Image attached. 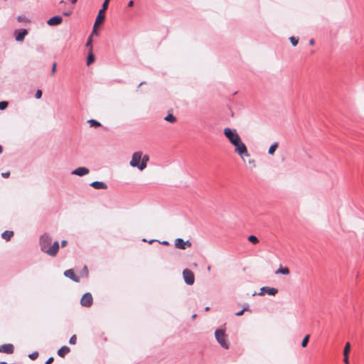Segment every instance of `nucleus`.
I'll return each mask as SVG.
<instances>
[{
  "mask_svg": "<svg viewBox=\"0 0 364 364\" xmlns=\"http://www.w3.org/2000/svg\"><path fill=\"white\" fill-rule=\"evenodd\" d=\"M52 239L48 235H43L40 239L41 250L50 256H55L59 250L58 242H55L50 247Z\"/></svg>",
  "mask_w": 364,
  "mask_h": 364,
  "instance_id": "nucleus-1",
  "label": "nucleus"
},
{
  "mask_svg": "<svg viewBox=\"0 0 364 364\" xmlns=\"http://www.w3.org/2000/svg\"><path fill=\"white\" fill-rule=\"evenodd\" d=\"M235 146V152L237 153L244 162H246L245 157L248 158L247 163L252 168L256 166L255 161L250 157L246 145L242 141L241 138L232 144Z\"/></svg>",
  "mask_w": 364,
  "mask_h": 364,
  "instance_id": "nucleus-2",
  "label": "nucleus"
},
{
  "mask_svg": "<svg viewBox=\"0 0 364 364\" xmlns=\"http://www.w3.org/2000/svg\"><path fill=\"white\" fill-rule=\"evenodd\" d=\"M149 160L148 155H143L141 151H136L132 154L129 164L132 167H137L140 171H143L146 168Z\"/></svg>",
  "mask_w": 364,
  "mask_h": 364,
  "instance_id": "nucleus-3",
  "label": "nucleus"
},
{
  "mask_svg": "<svg viewBox=\"0 0 364 364\" xmlns=\"http://www.w3.org/2000/svg\"><path fill=\"white\" fill-rule=\"evenodd\" d=\"M215 336L217 341L223 348L225 349L229 348V343L227 341V335L225 333L224 331L220 329L216 330Z\"/></svg>",
  "mask_w": 364,
  "mask_h": 364,
  "instance_id": "nucleus-4",
  "label": "nucleus"
},
{
  "mask_svg": "<svg viewBox=\"0 0 364 364\" xmlns=\"http://www.w3.org/2000/svg\"><path fill=\"white\" fill-rule=\"evenodd\" d=\"M223 132L224 135L231 144L240 139V136H239L235 129H232L229 127H226L224 129Z\"/></svg>",
  "mask_w": 364,
  "mask_h": 364,
  "instance_id": "nucleus-5",
  "label": "nucleus"
},
{
  "mask_svg": "<svg viewBox=\"0 0 364 364\" xmlns=\"http://www.w3.org/2000/svg\"><path fill=\"white\" fill-rule=\"evenodd\" d=\"M183 277L185 282L188 285H192L194 284L195 276H194L193 272L191 270H190L188 269H183Z\"/></svg>",
  "mask_w": 364,
  "mask_h": 364,
  "instance_id": "nucleus-6",
  "label": "nucleus"
},
{
  "mask_svg": "<svg viewBox=\"0 0 364 364\" xmlns=\"http://www.w3.org/2000/svg\"><path fill=\"white\" fill-rule=\"evenodd\" d=\"M93 299L90 293H85L80 299V304L85 307H90L92 304Z\"/></svg>",
  "mask_w": 364,
  "mask_h": 364,
  "instance_id": "nucleus-7",
  "label": "nucleus"
},
{
  "mask_svg": "<svg viewBox=\"0 0 364 364\" xmlns=\"http://www.w3.org/2000/svg\"><path fill=\"white\" fill-rule=\"evenodd\" d=\"M175 247L178 249L186 250L187 247H191V243L189 240L184 241L181 238H177L175 240Z\"/></svg>",
  "mask_w": 364,
  "mask_h": 364,
  "instance_id": "nucleus-8",
  "label": "nucleus"
},
{
  "mask_svg": "<svg viewBox=\"0 0 364 364\" xmlns=\"http://www.w3.org/2000/svg\"><path fill=\"white\" fill-rule=\"evenodd\" d=\"M278 292V289L274 287H263L260 289L259 295L267 294L269 295L274 296Z\"/></svg>",
  "mask_w": 364,
  "mask_h": 364,
  "instance_id": "nucleus-9",
  "label": "nucleus"
},
{
  "mask_svg": "<svg viewBox=\"0 0 364 364\" xmlns=\"http://www.w3.org/2000/svg\"><path fill=\"white\" fill-rule=\"evenodd\" d=\"M105 11H102V9L99 11L95 22V27L103 23L105 18Z\"/></svg>",
  "mask_w": 364,
  "mask_h": 364,
  "instance_id": "nucleus-10",
  "label": "nucleus"
},
{
  "mask_svg": "<svg viewBox=\"0 0 364 364\" xmlns=\"http://www.w3.org/2000/svg\"><path fill=\"white\" fill-rule=\"evenodd\" d=\"M14 347L12 344H4L0 346V353H4L7 354H11L14 353Z\"/></svg>",
  "mask_w": 364,
  "mask_h": 364,
  "instance_id": "nucleus-11",
  "label": "nucleus"
},
{
  "mask_svg": "<svg viewBox=\"0 0 364 364\" xmlns=\"http://www.w3.org/2000/svg\"><path fill=\"white\" fill-rule=\"evenodd\" d=\"M350 343L347 342L343 349V362L345 364H348V361H349V353L350 351Z\"/></svg>",
  "mask_w": 364,
  "mask_h": 364,
  "instance_id": "nucleus-12",
  "label": "nucleus"
},
{
  "mask_svg": "<svg viewBox=\"0 0 364 364\" xmlns=\"http://www.w3.org/2000/svg\"><path fill=\"white\" fill-rule=\"evenodd\" d=\"M90 173V170L85 167H78L72 171V174L77 175L80 176H85Z\"/></svg>",
  "mask_w": 364,
  "mask_h": 364,
  "instance_id": "nucleus-13",
  "label": "nucleus"
},
{
  "mask_svg": "<svg viewBox=\"0 0 364 364\" xmlns=\"http://www.w3.org/2000/svg\"><path fill=\"white\" fill-rule=\"evenodd\" d=\"M63 21V18L59 16H55L52 18H50L47 23L49 25V26H57V25H59L62 23Z\"/></svg>",
  "mask_w": 364,
  "mask_h": 364,
  "instance_id": "nucleus-14",
  "label": "nucleus"
},
{
  "mask_svg": "<svg viewBox=\"0 0 364 364\" xmlns=\"http://www.w3.org/2000/svg\"><path fill=\"white\" fill-rule=\"evenodd\" d=\"M64 275L68 278H70V279H72L73 281L75 282H80V279L78 277H77L75 273H74V271L73 269H68V270H66L65 272H64Z\"/></svg>",
  "mask_w": 364,
  "mask_h": 364,
  "instance_id": "nucleus-15",
  "label": "nucleus"
},
{
  "mask_svg": "<svg viewBox=\"0 0 364 364\" xmlns=\"http://www.w3.org/2000/svg\"><path fill=\"white\" fill-rule=\"evenodd\" d=\"M28 32L26 29H21L16 31V41H22Z\"/></svg>",
  "mask_w": 364,
  "mask_h": 364,
  "instance_id": "nucleus-16",
  "label": "nucleus"
},
{
  "mask_svg": "<svg viewBox=\"0 0 364 364\" xmlns=\"http://www.w3.org/2000/svg\"><path fill=\"white\" fill-rule=\"evenodd\" d=\"M90 186L95 189H106L107 188L105 183L100 181H94L91 183Z\"/></svg>",
  "mask_w": 364,
  "mask_h": 364,
  "instance_id": "nucleus-17",
  "label": "nucleus"
},
{
  "mask_svg": "<svg viewBox=\"0 0 364 364\" xmlns=\"http://www.w3.org/2000/svg\"><path fill=\"white\" fill-rule=\"evenodd\" d=\"M70 351V349L68 346H63L58 350V355L63 358L66 354Z\"/></svg>",
  "mask_w": 364,
  "mask_h": 364,
  "instance_id": "nucleus-18",
  "label": "nucleus"
},
{
  "mask_svg": "<svg viewBox=\"0 0 364 364\" xmlns=\"http://www.w3.org/2000/svg\"><path fill=\"white\" fill-rule=\"evenodd\" d=\"M14 235L13 231L6 230L1 234V237L3 239L6 240V241H9L11 238Z\"/></svg>",
  "mask_w": 364,
  "mask_h": 364,
  "instance_id": "nucleus-19",
  "label": "nucleus"
},
{
  "mask_svg": "<svg viewBox=\"0 0 364 364\" xmlns=\"http://www.w3.org/2000/svg\"><path fill=\"white\" fill-rule=\"evenodd\" d=\"M95 61V56L92 53V50L90 49L89 55L87 58V65H90Z\"/></svg>",
  "mask_w": 364,
  "mask_h": 364,
  "instance_id": "nucleus-20",
  "label": "nucleus"
},
{
  "mask_svg": "<svg viewBox=\"0 0 364 364\" xmlns=\"http://www.w3.org/2000/svg\"><path fill=\"white\" fill-rule=\"evenodd\" d=\"M164 120H166V122H168L171 124H173L175 122H176L177 121V119L175 116L173 115V114L171 113H169L165 118H164Z\"/></svg>",
  "mask_w": 364,
  "mask_h": 364,
  "instance_id": "nucleus-21",
  "label": "nucleus"
},
{
  "mask_svg": "<svg viewBox=\"0 0 364 364\" xmlns=\"http://www.w3.org/2000/svg\"><path fill=\"white\" fill-rule=\"evenodd\" d=\"M289 273V269L287 267H280L276 272V274H282L284 275H288Z\"/></svg>",
  "mask_w": 364,
  "mask_h": 364,
  "instance_id": "nucleus-22",
  "label": "nucleus"
},
{
  "mask_svg": "<svg viewBox=\"0 0 364 364\" xmlns=\"http://www.w3.org/2000/svg\"><path fill=\"white\" fill-rule=\"evenodd\" d=\"M277 148H278V143L277 142H274V144H272L270 146V147L269 149V151H268V154H270V155H273Z\"/></svg>",
  "mask_w": 364,
  "mask_h": 364,
  "instance_id": "nucleus-23",
  "label": "nucleus"
},
{
  "mask_svg": "<svg viewBox=\"0 0 364 364\" xmlns=\"http://www.w3.org/2000/svg\"><path fill=\"white\" fill-rule=\"evenodd\" d=\"M245 311H250V307H249V305H248V304H245V305L244 306L243 309H242L241 311H240L237 312V313L235 314V315H236L237 316H240L243 315V314H244V312H245Z\"/></svg>",
  "mask_w": 364,
  "mask_h": 364,
  "instance_id": "nucleus-24",
  "label": "nucleus"
},
{
  "mask_svg": "<svg viewBox=\"0 0 364 364\" xmlns=\"http://www.w3.org/2000/svg\"><path fill=\"white\" fill-rule=\"evenodd\" d=\"M309 337H310V336L308 334V335H306L305 337L304 338V339L301 342V346L303 348L306 347V346L309 343Z\"/></svg>",
  "mask_w": 364,
  "mask_h": 364,
  "instance_id": "nucleus-25",
  "label": "nucleus"
},
{
  "mask_svg": "<svg viewBox=\"0 0 364 364\" xmlns=\"http://www.w3.org/2000/svg\"><path fill=\"white\" fill-rule=\"evenodd\" d=\"M248 240L253 243V244H257L259 242V240L257 237L255 235H250L248 237Z\"/></svg>",
  "mask_w": 364,
  "mask_h": 364,
  "instance_id": "nucleus-26",
  "label": "nucleus"
},
{
  "mask_svg": "<svg viewBox=\"0 0 364 364\" xmlns=\"http://www.w3.org/2000/svg\"><path fill=\"white\" fill-rule=\"evenodd\" d=\"M88 122H89L90 127H97L101 126V124L95 119H90L88 121Z\"/></svg>",
  "mask_w": 364,
  "mask_h": 364,
  "instance_id": "nucleus-27",
  "label": "nucleus"
},
{
  "mask_svg": "<svg viewBox=\"0 0 364 364\" xmlns=\"http://www.w3.org/2000/svg\"><path fill=\"white\" fill-rule=\"evenodd\" d=\"M289 40L294 46H296L298 44L299 39L297 38L291 36Z\"/></svg>",
  "mask_w": 364,
  "mask_h": 364,
  "instance_id": "nucleus-28",
  "label": "nucleus"
},
{
  "mask_svg": "<svg viewBox=\"0 0 364 364\" xmlns=\"http://www.w3.org/2000/svg\"><path fill=\"white\" fill-rule=\"evenodd\" d=\"M8 102L6 101L0 102V109L4 110L8 107Z\"/></svg>",
  "mask_w": 364,
  "mask_h": 364,
  "instance_id": "nucleus-29",
  "label": "nucleus"
},
{
  "mask_svg": "<svg viewBox=\"0 0 364 364\" xmlns=\"http://www.w3.org/2000/svg\"><path fill=\"white\" fill-rule=\"evenodd\" d=\"M28 357H29L31 360H36V359L38 357V353L37 351L33 352V353H31V354L28 355Z\"/></svg>",
  "mask_w": 364,
  "mask_h": 364,
  "instance_id": "nucleus-30",
  "label": "nucleus"
},
{
  "mask_svg": "<svg viewBox=\"0 0 364 364\" xmlns=\"http://www.w3.org/2000/svg\"><path fill=\"white\" fill-rule=\"evenodd\" d=\"M110 0H105L102 4V11H106L108 8V4Z\"/></svg>",
  "mask_w": 364,
  "mask_h": 364,
  "instance_id": "nucleus-31",
  "label": "nucleus"
},
{
  "mask_svg": "<svg viewBox=\"0 0 364 364\" xmlns=\"http://www.w3.org/2000/svg\"><path fill=\"white\" fill-rule=\"evenodd\" d=\"M56 68H57V63L55 62L53 64L52 69H51V75L54 76L56 72Z\"/></svg>",
  "mask_w": 364,
  "mask_h": 364,
  "instance_id": "nucleus-32",
  "label": "nucleus"
},
{
  "mask_svg": "<svg viewBox=\"0 0 364 364\" xmlns=\"http://www.w3.org/2000/svg\"><path fill=\"white\" fill-rule=\"evenodd\" d=\"M76 341H77V337H76V336H75V335H73V336L70 338V341H69V343H70V344H72V345H74V344H75V343H76Z\"/></svg>",
  "mask_w": 364,
  "mask_h": 364,
  "instance_id": "nucleus-33",
  "label": "nucleus"
},
{
  "mask_svg": "<svg viewBox=\"0 0 364 364\" xmlns=\"http://www.w3.org/2000/svg\"><path fill=\"white\" fill-rule=\"evenodd\" d=\"M42 96V91L41 90H38L36 92L35 97L36 99H40Z\"/></svg>",
  "mask_w": 364,
  "mask_h": 364,
  "instance_id": "nucleus-34",
  "label": "nucleus"
},
{
  "mask_svg": "<svg viewBox=\"0 0 364 364\" xmlns=\"http://www.w3.org/2000/svg\"><path fill=\"white\" fill-rule=\"evenodd\" d=\"M86 46H90V49H92V38L91 37L89 38V39L86 43Z\"/></svg>",
  "mask_w": 364,
  "mask_h": 364,
  "instance_id": "nucleus-35",
  "label": "nucleus"
},
{
  "mask_svg": "<svg viewBox=\"0 0 364 364\" xmlns=\"http://www.w3.org/2000/svg\"><path fill=\"white\" fill-rule=\"evenodd\" d=\"M1 176L4 178H8L10 176V172L9 171L4 172V173H1Z\"/></svg>",
  "mask_w": 364,
  "mask_h": 364,
  "instance_id": "nucleus-36",
  "label": "nucleus"
},
{
  "mask_svg": "<svg viewBox=\"0 0 364 364\" xmlns=\"http://www.w3.org/2000/svg\"><path fill=\"white\" fill-rule=\"evenodd\" d=\"M53 362V358L50 357L46 361V364H51Z\"/></svg>",
  "mask_w": 364,
  "mask_h": 364,
  "instance_id": "nucleus-37",
  "label": "nucleus"
},
{
  "mask_svg": "<svg viewBox=\"0 0 364 364\" xmlns=\"http://www.w3.org/2000/svg\"><path fill=\"white\" fill-rule=\"evenodd\" d=\"M61 245H62V247L66 246L67 245V241L66 240H63L61 242Z\"/></svg>",
  "mask_w": 364,
  "mask_h": 364,
  "instance_id": "nucleus-38",
  "label": "nucleus"
},
{
  "mask_svg": "<svg viewBox=\"0 0 364 364\" xmlns=\"http://www.w3.org/2000/svg\"><path fill=\"white\" fill-rule=\"evenodd\" d=\"M134 5V1L132 0L129 1L128 3V6L131 7Z\"/></svg>",
  "mask_w": 364,
  "mask_h": 364,
  "instance_id": "nucleus-39",
  "label": "nucleus"
},
{
  "mask_svg": "<svg viewBox=\"0 0 364 364\" xmlns=\"http://www.w3.org/2000/svg\"><path fill=\"white\" fill-rule=\"evenodd\" d=\"M18 20L19 21H24V18H23V17H22V16H18Z\"/></svg>",
  "mask_w": 364,
  "mask_h": 364,
  "instance_id": "nucleus-40",
  "label": "nucleus"
},
{
  "mask_svg": "<svg viewBox=\"0 0 364 364\" xmlns=\"http://www.w3.org/2000/svg\"><path fill=\"white\" fill-rule=\"evenodd\" d=\"M309 44H310L311 46H314V39H311V40H310V41H309Z\"/></svg>",
  "mask_w": 364,
  "mask_h": 364,
  "instance_id": "nucleus-41",
  "label": "nucleus"
},
{
  "mask_svg": "<svg viewBox=\"0 0 364 364\" xmlns=\"http://www.w3.org/2000/svg\"><path fill=\"white\" fill-rule=\"evenodd\" d=\"M162 244L164 245H169L168 242H167V241L162 242Z\"/></svg>",
  "mask_w": 364,
  "mask_h": 364,
  "instance_id": "nucleus-42",
  "label": "nucleus"
},
{
  "mask_svg": "<svg viewBox=\"0 0 364 364\" xmlns=\"http://www.w3.org/2000/svg\"><path fill=\"white\" fill-rule=\"evenodd\" d=\"M84 270L85 271L86 275H87L88 271H87V267H85V266L84 267Z\"/></svg>",
  "mask_w": 364,
  "mask_h": 364,
  "instance_id": "nucleus-43",
  "label": "nucleus"
},
{
  "mask_svg": "<svg viewBox=\"0 0 364 364\" xmlns=\"http://www.w3.org/2000/svg\"><path fill=\"white\" fill-rule=\"evenodd\" d=\"M72 4H75L77 0H70Z\"/></svg>",
  "mask_w": 364,
  "mask_h": 364,
  "instance_id": "nucleus-44",
  "label": "nucleus"
},
{
  "mask_svg": "<svg viewBox=\"0 0 364 364\" xmlns=\"http://www.w3.org/2000/svg\"><path fill=\"white\" fill-rule=\"evenodd\" d=\"M3 151V149H2V146L0 145V154H1Z\"/></svg>",
  "mask_w": 364,
  "mask_h": 364,
  "instance_id": "nucleus-45",
  "label": "nucleus"
},
{
  "mask_svg": "<svg viewBox=\"0 0 364 364\" xmlns=\"http://www.w3.org/2000/svg\"><path fill=\"white\" fill-rule=\"evenodd\" d=\"M96 28H97V27H95V26H94V28H93V31H92L93 33H95V32H96V30H95V29H96Z\"/></svg>",
  "mask_w": 364,
  "mask_h": 364,
  "instance_id": "nucleus-46",
  "label": "nucleus"
},
{
  "mask_svg": "<svg viewBox=\"0 0 364 364\" xmlns=\"http://www.w3.org/2000/svg\"><path fill=\"white\" fill-rule=\"evenodd\" d=\"M64 14H65V16H68V15H70V13L66 12V13H65Z\"/></svg>",
  "mask_w": 364,
  "mask_h": 364,
  "instance_id": "nucleus-47",
  "label": "nucleus"
},
{
  "mask_svg": "<svg viewBox=\"0 0 364 364\" xmlns=\"http://www.w3.org/2000/svg\"><path fill=\"white\" fill-rule=\"evenodd\" d=\"M208 310H209V307H206L205 311H208Z\"/></svg>",
  "mask_w": 364,
  "mask_h": 364,
  "instance_id": "nucleus-48",
  "label": "nucleus"
}]
</instances>
